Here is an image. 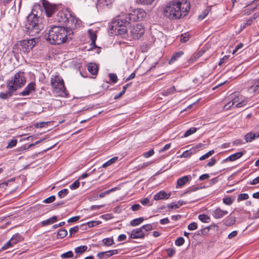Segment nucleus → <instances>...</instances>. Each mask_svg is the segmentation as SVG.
Segmentation results:
<instances>
[{
	"label": "nucleus",
	"mask_w": 259,
	"mask_h": 259,
	"mask_svg": "<svg viewBox=\"0 0 259 259\" xmlns=\"http://www.w3.org/2000/svg\"><path fill=\"white\" fill-rule=\"evenodd\" d=\"M42 7L38 4H34L31 13L27 17L25 29L29 35L35 36L43 29L41 18L43 13L50 17L56 10V6L46 0H42Z\"/></svg>",
	"instance_id": "f257e3e1"
},
{
	"label": "nucleus",
	"mask_w": 259,
	"mask_h": 259,
	"mask_svg": "<svg viewBox=\"0 0 259 259\" xmlns=\"http://www.w3.org/2000/svg\"><path fill=\"white\" fill-rule=\"evenodd\" d=\"M71 31L64 27L53 26L45 35L46 40L52 45H60L71 38Z\"/></svg>",
	"instance_id": "f03ea898"
},
{
	"label": "nucleus",
	"mask_w": 259,
	"mask_h": 259,
	"mask_svg": "<svg viewBox=\"0 0 259 259\" xmlns=\"http://www.w3.org/2000/svg\"><path fill=\"white\" fill-rule=\"evenodd\" d=\"M182 3L178 0H174L167 3L163 9V15L172 20L180 19L183 16H185L188 11L186 8L184 10Z\"/></svg>",
	"instance_id": "7ed1b4c3"
},
{
	"label": "nucleus",
	"mask_w": 259,
	"mask_h": 259,
	"mask_svg": "<svg viewBox=\"0 0 259 259\" xmlns=\"http://www.w3.org/2000/svg\"><path fill=\"white\" fill-rule=\"evenodd\" d=\"M127 15L115 18L109 25V28L118 35H124L127 32L126 26L130 23Z\"/></svg>",
	"instance_id": "20e7f679"
},
{
	"label": "nucleus",
	"mask_w": 259,
	"mask_h": 259,
	"mask_svg": "<svg viewBox=\"0 0 259 259\" xmlns=\"http://www.w3.org/2000/svg\"><path fill=\"white\" fill-rule=\"evenodd\" d=\"M51 83L53 88V92L57 96L65 97L67 95L66 88L62 78L59 75H52Z\"/></svg>",
	"instance_id": "39448f33"
},
{
	"label": "nucleus",
	"mask_w": 259,
	"mask_h": 259,
	"mask_svg": "<svg viewBox=\"0 0 259 259\" xmlns=\"http://www.w3.org/2000/svg\"><path fill=\"white\" fill-rule=\"evenodd\" d=\"M229 101L224 106V110H227L233 105L236 108L241 107L246 105L248 101L247 98L239 94L234 93L229 97Z\"/></svg>",
	"instance_id": "423d86ee"
},
{
	"label": "nucleus",
	"mask_w": 259,
	"mask_h": 259,
	"mask_svg": "<svg viewBox=\"0 0 259 259\" xmlns=\"http://www.w3.org/2000/svg\"><path fill=\"white\" fill-rule=\"evenodd\" d=\"M25 83V73L23 71H19L8 81L7 87L10 90L15 92L18 89L24 86Z\"/></svg>",
	"instance_id": "0eeeda50"
},
{
	"label": "nucleus",
	"mask_w": 259,
	"mask_h": 259,
	"mask_svg": "<svg viewBox=\"0 0 259 259\" xmlns=\"http://www.w3.org/2000/svg\"><path fill=\"white\" fill-rule=\"evenodd\" d=\"M146 13L142 9H137L127 15L128 19L132 21H142L146 17Z\"/></svg>",
	"instance_id": "6e6552de"
},
{
	"label": "nucleus",
	"mask_w": 259,
	"mask_h": 259,
	"mask_svg": "<svg viewBox=\"0 0 259 259\" xmlns=\"http://www.w3.org/2000/svg\"><path fill=\"white\" fill-rule=\"evenodd\" d=\"M35 41L34 38L25 39L20 41L21 47L20 50L24 53H28L34 47Z\"/></svg>",
	"instance_id": "1a4fd4ad"
},
{
	"label": "nucleus",
	"mask_w": 259,
	"mask_h": 259,
	"mask_svg": "<svg viewBox=\"0 0 259 259\" xmlns=\"http://www.w3.org/2000/svg\"><path fill=\"white\" fill-rule=\"evenodd\" d=\"M145 32V29L143 25L138 24L133 26L131 29V33L135 39L140 38Z\"/></svg>",
	"instance_id": "9d476101"
},
{
	"label": "nucleus",
	"mask_w": 259,
	"mask_h": 259,
	"mask_svg": "<svg viewBox=\"0 0 259 259\" xmlns=\"http://www.w3.org/2000/svg\"><path fill=\"white\" fill-rule=\"evenodd\" d=\"M80 21L79 19L70 14V17H69L65 26L68 28H67V29L71 31V33H73L71 30L79 26L80 24Z\"/></svg>",
	"instance_id": "9b49d317"
},
{
	"label": "nucleus",
	"mask_w": 259,
	"mask_h": 259,
	"mask_svg": "<svg viewBox=\"0 0 259 259\" xmlns=\"http://www.w3.org/2000/svg\"><path fill=\"white\" fill-rule=\"evenodd\" d=\"M70 13L67 11H59L56 17L55 20L62 25H66Z\"/></svg>",
	"instance_id": "f8f14e48"
},
{
	"label": "nucleus",
	"mask_w": 259,
	"mask_h": 259,
	"mask_svg": "<svg viewBox=\"0 0 259 259\" xmlns=\"http://www.w3.org/2000/svg\"><path fill=\"white\" fill-rule=\"evenodd\" d=\"M146 235L141 227L134 229L130 233V237L132 239H143Z\"/></svg>",
	"instance_id": "ddd939ff"
},
{
	"label": "nucleus",
	"mask_w": 259,
	"mask_h": 259,
	"mask_svg": "<svg viewBox=\"0 0 259 259\" xmlns=\"http://www.w3.org/2000/svg\"><path fill=\"white\" fill-rule=\"evenodd\" d=\"M35 83L33 82H30L24 89V90L20 93V95L25 96L29 95L35 90Z\"/></svg>",
	"instance_id": "4468645a"
},
{
	"label": "nucleus",
	"mask_w": 259,
	"mask_h": 259,
	"mask_svg": "<svg viewBox=\"0 0 259 259\" xmlns=\"http://www.w3.org/2000/svg\"><path fill=\"white\" fill-rule=\"evenodd\" d=\"M228 212L227 210H222L220 207L217 208L212 212L213 217L217 219L223 218L227 215Z\"/></svg>",
	"instance_id": "2eb2a0df"
},
{
	"label": "nucleus",
	"mask_w": 259,
	"mask_h": 259,
	"mask_svg": "<svg viewBox=\"0 0 259 259\" xmlns=\"http://www.w3.org/2000/svg\"><path fill=\"white\" fill-rule=\"evenodd\" d=\"M248 92L251 94L259 93V78L253 80L252 85L248 88Z\"/></svg>",
	"instance_id": "dca6fc26"
},
{
	"label": "nucleus",
	"mask_w": 259,
	"mask_h": 259,
	"mask_svg": "<svg viewBox=\"0 0 259 259\" xmlns=\"http://www.w3.org/2000/svg\"><path fill=\"white\" fill-rule=\"evenodd\" d=\"M191 176L190 175L183 176L177 180L176 188H179L183 186L186 183L191 181Z\"/></svg>",
	"instance_id": "f3484780"
},
{
	"label": "nucleus",
	"mask_w": 259,
	"mask_h": 259,
	"mask_svg": "<svg viewBox=\"0 0 259 259\" xmlns=\"http://www.w3.org/2000/svg\"><path fill=\"white\" fill-rule=\"evenodd\" d=\"M244 152H238L235 154H232L231 155L227 157L226 159H225L224 160V161L225 162L228 160H229L230 161H235L244 155Z\"/></svg>",
	"instance_id": "a211bd4d"
},
{
	"label": "nucleus",
	"mask_w": 259,
	"mask_h": 259,
	"mask_svg": "<svg viewBox=\"0 0 259 259\" xmlns=\"http://www.w3.org/2000/svg\"><path fill=\"white\" fill-rule=\"evenodd\" d=\"M170 195V194H167L164 191H160L158 193H156L154 198L156 200H158L162 199H168Z\"/></svg>",
	"instance_id": "6ab92c4d"
},
{
	"label": "nucleus",
	"mask_w": 259,
	"mask_h": 259,
	"mask_svg": "<svg viewBox=\"0 0 259 259\" xmlns=\"http://www.w3.org/2000/svg\"><path fill=\"white\" fill-rule=\"evenodd\" d=\"M88 70L92 75H96L98 70L97 65L95 63H90L88 65Z\"/></svg>",
	"instance_id": "aec40b11"
},
{
	"label": "nucleus",
	"mask_w": 259,
	"mask_h": 259,
	"mask_svg": "<svg viewBox=\"0 0 259 259\" xmlns=\"http://www.w3.org/2000/svg\"><path fill=\"white\" fill-rule=\"evenodd\" d=\"M88 32L91 40V45H95V41L97 39V30L90 29L88 30Z\"/></svg>",
	"instance_id": "412c9836"
},
{
	"label": "nucleus",
	"mask_w": 259,
	"mask_h": 259,
	"mask_svg": "<svg viewBox=\"0 0 259 259\" xmlns=\"http://www.w3.org/2000/svg\"><path fill=\"white\" fill-rule=\"evenodd\" d=\"M259 137V134L258 133H254L250 132L249 133H248L246 136H245V140L247 142H251V141L254 140L256 138Z\"/></svg>",
	"instance_id": "4be33fe9"
},
{
	"label": "nucleus",
	"mask_w": 259,
	"mask_h": 259,
	"mask_svg": "<svg viewBox=\"0 0 259 259\" xmlns=\"http://www.w3.org/2000/svg\"><path fill=\"white\" fill-rule=\"evenodd\" d=\"M57 221V217L56 216H53L49 219L45 220L41 222L42 226H47L54 223L56 222Z\"/></svg>",
	"instance_id": "5701e85b"
},
{
	"label": "nucleus",
	"mask_w": 259,
	"mask_h": 259,
	"mask_svg": "<svg viewBox=\"0 0 259 259\" xmlns=\"http://www.w3.org/2000/svg\"><path fill=\"white\" fill-rule=\"evenodd\" d=\"M87 249H88L87 246L81 245V246L76 247L74 249V251L76 254L80 255V254L83 253V252H84L85 251H86Z\"/></svg>",
	"instance_id": "b1692460"
},
{
	"label": "nucleus",
	"mask_w": 259,
	"mask_h": 259,
	"mask_svg": "<svg viewBox=\"0 0 259 259\" xmlns=\"http://www.w3.org/2000/svg\"><path fill=\"white\" fill-rule=\"evenodd\" d=\"M14 91H12L9 89V90L5 93H0V98L2 99H6L12 96L13 93L14 92Z\"/></svg>",
	"instance_id": "393cba45"
},
{
	"label": "nucleus",
	"mask_w": 259,
	"mask_h": 259,
	"mask_svg": "<svg viewBox=\"0 0 259 259\" xmlns=\"http://www.w3.org/2000/svg\"><path fill=\"white\" fill-rule=\"evenodd\" d=\"M144 220V218L141 217L132 220L130 224L131 226L135 227L141 224Z\"/></svg>",
	"instance_id": "a878e982"
},
{
	"label": "nucleus",
	"mask_w": 259,
	"mask_h": 259,
	"mask_svg": "<svg viewBox=\"0 0 259 259\" xmlns=\"http://www.w3.org/2000/svg\"><path fill=\"white\" fill-rule=\"evenodd\" d=\"M13 245L17 244L21 240V236L19 234H14L10 239Z\"/></svg>",
	"instance_id": "bb28decb"
},
{
	"label": "nucleus",
	"mask_w": 259,
	"mask_h": 259,
	"mask_svg": "<svg viewBox=\"0 0 259 259\" xmlns=\"http://www.w3.org/2000/svg\"><path fill=\"white\" fill-rule=\"evenodd\" d=\"M102 243L105 246H110L114 244V241L112 238H106L102 240Z\"/></svg>",
	"instance_id": "cd10ccee"
},
{
	"label": "nucleus",
	"mask_w": 259,
	"mask_h": 259,
	"mask_svg": "<svg viewBox=\"0 0 259 259\" xmlns=\"http://www.w3.org/2000/svg\"><path fill=\"white\" fill-rule=\"evenodd\" d=\"M183 54V53L181 51L176 53L173 55V56L171 57L170 60L169 61V63L171 64L174 61H175L177 58L180 57Z\"/></svg>",
	"instance_id": "c85d7f7f"
},
{
	"label": "nucleus",
	"mask_w": 259,
	"mask_h": 259,
	"mask_svg": "<svg viewBox=\"0 0 259 259\" xmlns=\"http://www.w3.org/2000/svg\"><path fill=\"white\" fill-rule=\"evenodd\" d=\"M234 201V198L231 197H224L223 199V202L224 204L227 205H231Z\"/></svg>",
	"instance_id": "c756f323"
},
{
	"label": "nucleus",
	"mask_w": 259,
	"mask_h": 259,
	"mask_svg": "<svg viewBox=\"0 0 259 259\" xmlns=\"http://www.w3.org/2000/svg\"><path fill=\"white\" fill-rule=\"evenodd\" d=\"M118 158L117 157H114L107 161L106 162L104 163L102 165V167L105 168L108 167V166L111 165L112 164L114 163L117 160Z\"/></svg>",
	"instance_id": "7c9ffc66"
},
{
	"label": "nucleus",
	"mask_w": 259,
	"mask_h": 259,
	"mask_svg": "<svg viewBox=\"0 0 259 259\" xmlns=\"http://www.w3.org/2000/svg\"><path fill=\"white\" fill-rule=\"evenodd\" d=\"M198 219L203 223H208L210 220V218L207 215L204 214H199Z\"/></svg>",
	"instance_id": "2f4dec72"
},
{
	"label": "nucleus",
	"mask_w": 259,
	"mask_h": 259,
	"mask_svg": "<svg viewBox=\"0 0 259 259\" xmlns=\"http://www.w3.org/2000/svg\"><path fill=\"white\" fill-rule=\"evenodd\" d=\"M67 235V231L65 229H60L57 234V237L59 238H63Z\"/></svg>",
	"instance_id": "473e14b6"
},
{
	"label": "nucleus",
	"mask_w": 259,
	"mask_h": 259,
	"mask_svg": "<svg viewBox=\"0 0 259 259\" xmlns=\"http://www.w3.org/2000/svg\"><path fill=\"white\" fill-rule=\"evenodd\" d=\"M197 131V128L192 127H191L190 129L187 130L185 134L184 135V137H187L192 134L195 133Z\"/></svg>",
	"instance_id": "72a5a7b5"
},
{
	"label": "nucleus",
	"mask_w": 259,
	"mask_h": 259,
	"mask_svg": "<svg viewBox=\"0 0 259 259\" xmlns=\"http://www.w3.org/2000/svg\"><path fill=\"white\" fill-rule=\"evenodd\" d=\"M114 0H98V4H102L103 6H108L112 4Z\"/></svg>",
	"instance_id": "f704fd0d"
},
{
	"label": "nucleus",
	"mask_w": 259,
	"mask_h": 259,
	"mask_svg": "<svg viewBox=\"0 0 259 259\" xmlns=\"http://www.w3.org/2000/svg\"><path fill=\"white\" fill-rule=\"evenodd\" d=\"M214 153V151L213 150H210L208 151L207 153H205V154L203 155L199 158L200 160H203L210 156H211L213 153Z\"/></svg>",
	"instance_id": "c9c22d12"
},
{
	"label": "nucleus",
	"mask_w": 259,
	"mask_h": 259,
	"mask_svg": "<svg viewBox=\"0 0 259 259\" xmlns=\"http://www.w3.org/2000/svg\"><path fill=\"white\" fill-rule=\"evenodd\" d=\"M68 193V190L67 189H64L58 193V195L60 198H64Z\"/></svg>",
	"instance_id": "e433bc0d"
},
{
	"label": "nucleus",
	"mask_w": 259,
	"mask_h": 259,
	"mask_svg": "<svg viewBox=\"0 0 259 259\" xmlns=\"http://www.w3.org/2000/svg\"><path fill=\"white\" fill-rule=\"evenodd\" d=\"M130 84H131L130 83H128V84H126L125 85L123 86L122 91L121 92H120V93H119L118 95H116L115 96V97H114L115 99H117V98L121 97L125 93L127 88Z\"/></svg>",
	"instance_id": "4c0bfd02"
},
{
	"label": "nucleus",
	"mask_w": 259,
	"mask_h": 259,
	"mask_svg": "<svg viewBox=\"0 0 259 259\" xmlns=\"http://www.w3.org/2000/svg\"><path fill=\"white\" fill-rule=\"evenodd\" d=\"M141 228L145 231V233L146 234V232L152 230L153 229V227L151 224H148L142 226Z\"/></svg>",
	"instance_id": "58836bf2"
},
{
	"label": "nucleus",
	"mask_w": 259,
	"mask_h": 259,
	"mask_svg": "<svg viewBox=\"0 0 259 259\" xmlns=\"http://www.w3.org/2000/svg\"><path fill=\"white\" fill-rule=\"evenodd\" d=\"M73 253L72 251H69L67 252L64 253L61 255L62 258H70L73 257Z\"/></svg>",
	"instance_id": "ea45409f"
},
{
	"label": "nucleus",
	"mask_w": 259,
	"mask_h": 259,
	"mask_svg": "<svg viewBox=\"0 0 259 259\" xmlns=\"http://www.w3.org/2000/svg\"><path fill=\"white\" fill-rule=\"evenodd\" d=\"M184 242H185L184 239L182 237H178L176 240L175 244L177 246H182V245H183Z\"/></svg>",
	"instance_id": "a19ab883"
},
{
	"label": "nucleus",
	"mask_w": 259,
	"mask_h": 259,
	"mask_svg": "<svg viewBox=\"0 0 259 259\" xmlns=\"http://www.w3.org/2000/svg\"><path fill=\"white\" fill-rule=\"evenodd\" d=\"M248 195L246 193L240 194L238 195L237 198L238 201H240L244 200H246L248 198Z\"/></svg>",
	"instance_id": "79ce46f5"
},
{
	"label": "nucleus",
	"mask_w": 259,
	"mask_h": 259,
	"mask_svg": "<svg viewBox=\"0 0 259 259\" xmlns=\"http://www.w3.org/2000/svg\"><path fill=\"white\" fill-rule=\"evenodd\" d=\"M101 223L99 221H90L87 223V225L89 228H92L96 226Z\"/></svg>",
	"instance_id": "37998d69"
},
{
	"label": "nucleus",
	"mask_w": 259,
	"mask_h": 259,
	"mask_svg": "<svg viewBox=\"0 0 259 259\" xmlns=\"http://www.w3.org/2000/svg\"><path fill=\"white\" fill-rule=\"evenodd\" d=\"M80 183L78 180H76L71 185L69 186L71 189L74 190L77 189L79 186Z\"/></svg>",
	"instance_id": "c03bdc74"
},
{
	"label": "nucleus",
	"mask_w": 259,
	"mask_h": 259,
	"mask_svg": "<svg viewBox=\"0 0 259 259\" xmlns=\"http://www.w3.org/2000/svg\"><path fill=\"white\" fill-rule=\"evenodd\" d=\"M17 140L16 139H12L8 143L7 146V148H11L15 146L17 144Z\"/></svg>",
	"instance_id": "a18cd8bd"
},
{
	"label": "nucleus",
	"mask_w": 259,
	"mask_h": 259,
	"mask_svg": "<svg viewBox=\"0 0 259 259\" xmlns=\"http://www.w3.org/2000/svg\"><path fill=\"white\" fill-rule=\"evenodd\" d=\"M189 38V35L187 33H185L181 34L180 40L183 42H186L188 40Z\"/></svg>",
	"instance_id": "49530a36"
},
{
	"label": "nucleus",
	"mask_w": 259,
	"mask_h": 259,
	"mask_svg": "<svg viewBox=\"0 0 259 259\" xmlns=\"http://www.w3.org/2000/svg\"><path fill=\"white\" fill-rule=\"evenodd\" d=\"M55 196L54 195H52V196L45 199L43 201V202L45 203H50L54 202L55 201Z\"/></svg>",
	"instance_id": "de8ad7c7"
},
{
	"label": "nucleus",
	"mask_w": 259,
	"mask_h": 259,
	"mask_svg": "<svg viewBox=\"0 0 259 259\" xmlns=\"http://www.w3.org/2000/svg\"><path fill=\"white\" fill-rule=\"evenodd\" d=\"M13 246L12 242L9 240L1 248V250H4Z\"/></svg>",
	"instance_id": "09e8293b"
},
{
	"label": "nucleus",
	"mask_w": 259,
	"mask_h": 259,
	"mask_svg": "<svg viewBox=\"0 0 259 259\" xmlns=\"http://www.w3.org/2000/svg\"><path fill=\"white\" fill-rule=\"evenodd\" d=\"M209 11V10L208 9L204 10L202 13L199 16L198 18L200 20L203 19L208 15Z\"/></svg>",
	"instance_id": "8fccbe9b"
},
{
	"label": "nucleus",
	"mask_w": 259,
	"mask_h": 259,
	"mask_svg": "<svg viewBox=\"0 0 259 259\" xmlns=\"http://www.w3.org/2000/svg\"><path fill=\"white\" fill-rule=\"evenodd\" d=\"M197 228V224L195 222H193V223H190L188 226V229L189 230H191V231L195 230Z\"/></svg>",
	"instance_id": "3c124183"
},
{
	"label": "nucleus",
	"mask_w": 259,
	"mask_h": 259,
	"mask_svg": "<svg viewBox=\"0 0 259 259\" xmlns=\"http://www.w3.org/2000/svg\"><path fill=\"white\" fill-rule=\"evenodd\" d=\"M109 77L110 81L113 82V83H116L117 81V77L116 74L114 73H110L109 75Z\"/></svg>",
	"instance_id": "603ef678"
},
{
	"label": "nucleus",
	"mask_w": 259,
	"mask_h": 259,
	"mask_svg": "<svg viewBox=\"0 0 259 259\" xmlns=\"http://www.w3.org/2000/svg\"><path fill=\"white\" fill-rule=\"evenodd\" d=\"M79 228L78 226H76L74 227H72L69 229V234L71 236L72 234H75L78 231Z\"/></svg>",
	"instance_id": "864d4df0"
},
{
	"label": "nucleus",
	"mask_w": 259,
	"mask_h": 259,
	"mask_svg": "<svg viewBox=\"0 0 259 259\" xmlns=\"http://www.w3.org/2000/svg\"><path fill=\"white\" fill-rule=\"evenodd\" d=\"M252 22L251 20H250L249 18V19H248L246 21V22L245 23H244L243 24L241 25V26H240L241 29L242 30L244 28H245L246 27V26H249V25H251Z\"/></svg>",
	"instance_id": "5fc2aeb1"
},
{
	"label": "nucleus",
	"mask_w": 259,
	"mask_h": 259,
	"mask_svg": "<svg viewBox=\"0 0 259 259\" xmlns=\"http://www.w3.org/2000/svg\"><path fill=\"white\" fill-rule=\"evenodd\" d=\"M154 153V150L152 149V150H149V151L148 152H145L144 154H143V155L144 156V157L145 158H148L151 156H152Z\"/></svg>",
	"instance_id": "6e6d98bb"
},
{
	"label": "nucleus",
	"mask_w": 259,
	"mask_h": 259,
	"mask_svg": "<svg viewBox=\"0 0 259 259\" xmlns=\"http://www.w3.org/2000/svg\"><path fill=\"white\" fill-rule=\"evenodd\" d=\"M192 154V152L191 151V150H186L182 153L181 157H190Z\"/></svg>",
	"instance_id": "4d7b16f0"
},
{
	"label": "nucleus",
	"mask_w": 259,
	"mask_h": 259,
	"mask_svg": "<svg viewBox=\"0 0 259 259\" xmlns=\"http://www.w3.org/2000/svg\"><path fill=\"white\" fill-rule=\"evenodd\" d=\"M215 159L213 157H212L207 163V166L209 167L212 166L215 164Z\"/></svg>",
	"instance_id": "13d9d810"
},
{
	"label": "nucleus",
	"mask_w": 259,
	"mask_h": 259,
	"mask_svg": "<svg viewBox=\"0 0 259 259\" xmlns=\"http://www.w3.org/2000/svg\"><path fill=\"white\" fill-rule=\"evenodd\" d=\"M141 208V206L139 204H135L131 207L133 211H137Z\"/></svg>",
	"instance_id": "bf43d9fd"
},
{
	"label": "nucleus",
	"mask_w": 259,
	"mask_h": 259,
	"mask_svg": "<svg viewBox=\"0 0 259 259\" xmlns=\"http://www.w3.org/2000/svg\"><path fill=\"white\" fill-rule=\"evenodd\" d=\"M176 91L175 87L174 86L171 88L168 89L165 92V95H168L170 94H173Z\"/></svg>",
	"instance_id": "052dcab7"
},
{
	"label": "nucleus",
	"mask_w": 259,
	"mask_h": 259,
	"mask_svg": "<svg viewBox=\"0 0 259 259\" xmlns=\"http://www.w3.org/2000/svg\"><path fill=\"white\" fill-rule=\"evenodd\" d=\"M80 219L79 216H75L73 217H72L68 220L67 222L68 223H71V222H77L79 219Z\"/></svg>",
	"instance_id": "680f3d73"
},
{
	"label": "nucleus",
	"mask_w": 259,
	"mask_h": 259,
	"mask_svg": "<svg viewBox=\"0 0 259 259\" xmlns=\"http://www.w3.org/2000/svg\"><path fill=\"white\" fill-rule=\"evenodd\" d=\"M237 231H234L228 235V238L229 239H232V238L235 237L237 236Z\"/></svg>",
	"instance_id": "e2e57ef3"
},
{
	"label": "nucleus",
	"mask_w": 259,
	"mask_h": 259,
	"mask_svg": "<svg viewBox=\"0 0 259 259\" xmlns=\"http://www.w3.org/2000/svg\"><path fill=\"white\" fill-rule=\"evenodd\" d=\"M140 202L142 204L146 205L149 203L150 201L148 198H145L144 199H141L140 200Z\"/></svg>",
	"instance_id": "0e129e2a"
},
{
	"label": "nucleus",
	"mask_w": 259,
	"mask_h": 259,
	"mask_svg": "<svg viewBox=\"0 0 259 259\" xmlns=\"http://www.w3.org/2000/svg\"><path fill=\"white\" fill-rule=\"evenodd\" d=\"M209 178V175L207 174H203L199 177V179L201 181L207 180Z\"/></svg>",
	"instance_id": "69168bd1"
},
{
	"label": "nucleus",
	"mask_w": 259,
	"mask_h": 259,
	"mask_svg": "<svg viewBox=\"0 0 259 259\" xmlns=\"http://www.w3.org/2000/svg\"><path fill=\"white\" fill-rule=\"evenodd\" d=\"M171 144L170 143L166 144L162 149L160 150V152H163L168 149H169L170 147Z\"/></svg>",
	"instance_id": "338daca9"
},
{
	"label": "nucleus",
	"mask_w": 259,
	"mask_h": 259,
	"mask_svg": "<svg viewBox=\"0 0 259 259\" xmlns=\"http://www.w3.org/2000/svg\"><path fill=\"white\" fill-rule=\"evenodd\" d=\"M259 183V176L255 178L250 183L251 185H256Z\"/></svg>",
	"instance_id": "774afa93"
}]
</instances>
